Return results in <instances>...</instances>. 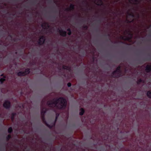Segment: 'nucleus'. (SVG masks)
I'll use <instances>...</instances> for the list:
<instances>
[{
  "instance_id": "1a4fd4ad",
  "label": "nucleus",
  "mask_w": 151,
  "mask_h": 151,
  "mask_svg": "<svg viewBox=\"0 0 151 151\" xmlns=\"http://www.w3.org/2000/svg\"><path fill=\"white\" fill-rule=\"evenodd\" d=\"M80 111L79 112V115L81 116L83 115L85 112V110L83 108H81L80 109Z\"/></svg>"
},
{
  "instance_id": "cd10ccee",
  "label": "nucleus",
  "mask_w": 151,
  "mask_h": 151,
  "mask_svg": "<svg viewBox=\"0 0 151 151\" xmlns=\"http://www.w3.org/2000/svg\"><path fill=\"white\" fill-rule=\"evenodd\" d=\"M22 105H23V106H24V104H22Z\"/></svg>"
},
{
  "instance_id": "dca6fc26",
  "label": "nucleus",
  "mask_w": 151,
  "mask_h": 151,
  "mask_svg": "<svg viewBox=\"0 0 151 151\" xmlns=\"http://www.w3.org/2000/svg\"><path fill=\"white\" fill-rule=\"evenodd\" d=\"M4 107L9 108L10 107L11 104H3Z\"/></svg>"
},
{
  "instance_id": "393cba45",
  "label": "nucleus",
  "mask_w": 151,
  "mask_h": 151,
  "mask_svg": "<svg viewBox=\"0 0 151 151\" xmlns=\"http://www.w3.org/2000/svg\"><path fill=\"white\" fill-rule=\"evenodd\" d=\"M68 35H70L71 34V32H70V29H68Z\"/></svg>"
},
{
  "instance_id": "f03ea898",
  "label": "nucleus",
  "mask_w": 151,
  "mask_h": 151,
  "mask_svg": "<svg viewBox=\"0 0 151 151\" xmlns=\"http://www.w3.org/2000/svg\"><path fill=\"white\" fill-rule=\"evenodd\" d=\"M121 75V71L120 67H118L116 70L114 71L113 73V76L114 77H118Z\"/></svg>"
},
{
  "instance_id": "ddd939ff",
  "label": "nucleus",
  "mask_w": 151,
  "mask_h": 151,
  "mask_svg": "<svg viewBox=\"0 0 151 151\" xmlns=\"http://www.w3.org/2000/svg\"><path fill=\"white\" fill-rule=\"evenodd\" d=\"M13 129L12 127H9L8 129V132L9 134L13 132Z\"/></svg>"
},
{
  "instance_id": "39448f33",
  "label": "nucleus",
  "mask_w": 151,
  "mask_h": 151,
  "mask_svg": "<svg viewBox=\"0 0 151 151\" xmlns=\"http://www.w3.org/2000/svg\"><path fill=\"white\" fill-rule=\"evenodd\" d=\"M41 106L42 108L41 110V114L45 115V113L47 110V108L45 107H43L42 106Z\"/></svg>"
},
{
  "instance_id": "2eb2a0df",
  "label": "nucleus",
  "mask_w": 151,
  "mask_h": 151,
  "mask_svg": "<svg viewBox=\"0 0 151 151\" xmlns=\"http://www.w3.org/2000/svg\"><path fill=\"white\" fill-rule=\"evenodd\" d=\"M18 75L19 76H24L25 75L24 72H20L18 73Z\"/></svg>"
},
{
  "instance_id": "bb28decb",
  "label": "nucleus",
  "mask_w": 151,
  "mask_h": 151,
  "mask_svg": "<svg viewBox=\"0 0 151 151\" xmlns=\"http://www.w3.org/2000/svg\"><path fill=\"white\" fill-rule=\"evenodd\" d=\"M142 81V80L141 79H139L138 81V83H140Z\"/></svg>"
},
{
  "instance_id": "f3484780",
  "label": "nucleus",
  "mask_w": 151,
  "mask_h": 151,
  "mask_svg": "<svg viewBox=\"0 0 151 151\" xmlns=\"http://www.w3.org/2000/svg\"><path fill=\"white\" fill-rule=\"evenodd\" d=\"M29 72V70L28 69H26L25 72H24V75H26L28 74Z\"/></svg>"
},
{
  "instance_id": "423d86ee",
  "label": "nucleus",
  "mask_w": 151,
  "mask_h": 151,
  "mask_svg": "<svg viewBox=\"0 0 151 151\" xmlns=\"http://www.w3.org/2000/svg\"><path fill=\"white\" fill-rule=\"evenodd\" d=\"M41 118L44 123L47 126V125L48 124L46 122L45 118V115L41 114Z\"/></svg>"
},
{
  "instance_id": "5701e85b",
  "label": "nucleus",
  "mask_w": 151,
  "mask_h": 151,
  "mask_svg": "<svg viewBox=\"0 0 151 151\" xmlns=\"http://www.w3.org/2000/svg\"><path fill=\"white\" fill-rule=\"evenodd\" d=\"M74 8V6L72 4H71L70 6V9H72Z\"/></svg>"
},
{
  "instance_id": "0eeeda50",
  "label": "nucleus",
  "mask_w": 151,
  "mask_h": 151,
  "mask_svg": "<svg viewBox=\"0 0 151 151\" xmlns=\"http://www.w3.org/2000/svg\"><path fill=\"white\" fill-rule=\"evenodd\" d=\"M45 40V37L43 36H42L40 38V39L39 40V43L40 44H42L44 42Z\"/></svg>"
},
{
  "instance_id": "f8f14e48",
  "label": "nucleus",
  "mask_w": 151,
  "mask_h": 151,
  "mask_svg": "<svg viewBox=\"0 0 151 151\" xmlns=\"http://www.w3.org/2000/svg\"><path fill=\"white\" fill-rule=\"evenodd\" d=\"M94 1L98 5H100L101 4V0H94Z\"/></svg>"
},
{
  "instance_id": "f257e3e1",
  "label": "nucleus",
  "mask_w": 151,
  "mask_h": 151,
  "mask_svg": "<svg viewBox=\"0 0 151 151\" xmlns=\"http://www.w3.org/2000/svg\"><path fill=\"white\" fill-rule=\"evenodd\" d=\"M66 100L63 98L60 97L58 99H54L50 103L47 104H65Z\"/></svg>"
},
{
  "instance_id": "412c9836",
  "label": "nucleus",
  "mask_w": 151,
  "mask_h": 151,
  "mask_svg": "<svg viewBox=\"0 0 151 151\" xmlns=\"http://www.w3.org/2000/svg\"><path fill=\"white\" fill-rule=\"evenodd\" d=\"M45 25L47 26H48V24H43L42 25V27L44 28V29H46L47 28V27H44V25Z\"/></svg>"
},
{
  "instance_id": "9b49d317",
  "label": "nucleus",
  "mask_w": 151,
  "mask_h": 151,
  "mask_svg": "<svg viewBox=\"0 0 151 151\" xmlns=\"http://www.w3.org/2000/svg\"><path fill=\"white\" fill-rule=\"evenodd\" d=\"M16 113L13 112L12 113L11 116V119L12 121H14V117L16 116Z\"/></svg>"
},
{
  "instance_id": "a878e982",
  "label": "nucleus",
  "mask_w": 151,
  "mask_h": 151,
  "mask_svg": "<svg viewBox=\"0 0 151 151\" xmlns=\"http://www.w3.org/2000/svg\"><path fill=\"white\" fill-rule=\"evenodd\" d=\"M71 86V84L70 83H68V87H70Z\"/></svg>"
},
{
  "instance_id": "a211bd4d",
  "label": "nucleus",
  "mask_w": 151,
  "mask_h": 151,
  "mask_svg": "<svg viewBox=\"0 0 151 151\" xmlns=\"http://www.w3.org/2000/svg\"><path fill=\"white\" fill-rule=\"evenodd\" d=\"M63 68L64 69H67L68 70H70V68L69 67H68L65 66H63Z\"/></svg>"
},
{
  "instance_id": "20e7f679",
  "label": "nucleus",
  "mask_w": 151,
  "mask_h": 151,
  "mask_svg": "<svg viewBox=\"0 0 151 151\" xmlns=\"http://www.w3.org/2000/svg\"><path fill=\"white\" fill-rule=\"evenodd\" d=\"M49 106H53V105H54L55 106L58 107V105H60L61 106V109H63V108L64 109H65L66 107V106L67 104H48Z\"/></svg>"
},
{
  "instance_id": "4be33fe9",
  "label": "nucleus",
  "mask_w": 151,
  "mask_h": 151,
  "mask_svg": "<svg viewBox=\"0 0 151 151\" xmlns=\"http://www.w3.org/2000/svg\"><path fill=\"white\" fill-rule=\"evenodd\" d=\"M5 80V79L4 78H1L0 79V81L1 83Z\"/></svg>"
},
{
  "instance_id": "6e6552de",
  "label": "nucleus",
  "mask_w": 151,
  "mask_h": 151,
  "mask_svg": "<svg viewBox=\"0 0 151 151\" xmlns=\"http://www.w3.org/2000/svg\"><path fill=\"white\" fill-rule=\"evenodd\" d=\"M59 31L60 35L63 36H65L66 35V32L62 29H60Z\"/></svg>"
},
{
  "instance_id": "4468645a",
  "label": "nucleus",
  "mask_w": 151,
  "mask_h": 151,
  "mask_svg": "<svg viewBox=\"0 0 151 151\" xmlns=\"http://www.w3.org/2000/svg\"><path fill=\"white\" fill-rule=\"evenodd\" d=\"M12 136L10 134H9L6 137V141H8L11 138Z\"/></svg>"
},
{
  "instance_id": "7ed1b4c3",
  "label": "nucleus",
  "mask_w": 151,
  "mask_h": 151,
  "mask_svg": "<svg viewBox=\"0 0 151 151\" xmlns=\"http://www.w3.org/2000/svg\"><path fill=\"white\" fill-rule=\"evenodd\" d=\"M57 119H56V118H55V120L54 122L52 123L51 125H50L49 124H47V127L50 129H51L52 127H55Z\"/></svg>"
},
{
  "instance_id": "6ab92c4d",
  "label": "nucleus",
  "mask_w": 151,
  "mask_h": 151,
  "mask_svg": "<svg viewBox=\"0 0 151 151\" xmlns=\"http://www.w3.org/2000/svg\"><path fill=\"white\" fill-rule=\"evenodd\" d=\"M147 94L148 97L151 98V91H148L147 93Z\"/></svg>"
},
{
  "instance_id": "aec40b11",
  "label": "nucleus",
  "mask_w": 151,
  "mask_h": 151,
  "mask_svg": "<svg viewBox=\"0 0 151 151\" xmlns=\"http://www.w3.org/2000/svg\"><path fill=\"white\" fill-rule=\"evenodd\" d=\"M3 104H10V102L9 101L7 100L5 101L4 103Z\"/></svg>"
},
{
  "instance_id": "b1692460",
  "label": "nucleus",
  "mask_w": 151,
  "mask_h": 151,
  "mask_svg": "<svg viewBox=\"0 0 151 151\" xmlns=\"http://www.w3.org/2000/svg\"><path fill=\"white\" fill-rule=\"evenodd\" d=\"M59 116V114L58 113H56V114L55 118H56V119H58Z\"/></svg>"
},
{
  "instance_id": "9d476101",
  "label": "nucleus",
  "mask_w": 151,
  "mask_h": 151,
  "mask_svg": "<svg viewBox=\"0 0 151 151\" xmlns=\"http://www.w3.org/2000/svg\"><path fill=\"white\" fill-rule=\"evenodd\" d=\"M146 70L147 72L150 71L151 70V65H147L146 67Z\"/></svg>"
}]
</instances>
